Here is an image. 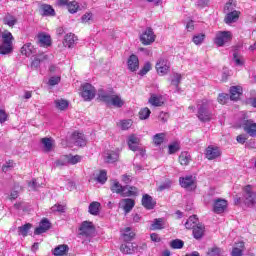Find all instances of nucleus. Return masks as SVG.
Masks as SVG:
<instances>
[{"instance_id":"dca6fc26","label":"nucleus","mask_w":256,"mask_h":256,"mask_svg":"<svg viewBox=\"0 0 256 256\" xmlns=\"http://www.w3.org/2000/svg\"><path fill=\"white\" fill-rule=\"evenodd\" d=\"M148 103L152 105V107H163V105H165V98L159 94H151Z\"/></svg>"},{"instance_id":"de8ad7c7","label":"nucleus","mask_w":256,"mask_h":256,"mask_svg":"<svg viewBox=\"0 0 256 256\" xmlns=\"http://www.w3.org/2000/svg\"><path fill=\"white\" fill-rule=\"evenodd\" d=\"M4 25H8V27H15V25H17V18H15V16L8 14L4 18Z\"/></svg>"},{"instance_id":"1a4fd4ad","label":"nucleus","mask_w":256,"mask_h":256,"mask_svg":"<svg viewBox=\"0 0 256 256\" xmlns=\"http://www.w3.org/2000/svg\"><path fill=\"white\" fill-rule=\"evenodd\" d=\"M79 232L84 237H91L95 233V225L91 221H84L79 227Z\"/></svg>"},{"instance_id":"5fc2aeb1","label":"nucleus","mask_w":256,"mask_h":256,"mask_svg":"<svg viewBox=\"0 0 256 256\" xmlns=\"http://www.w3.org/2000/svg\"><path fill=\"white\" fill-rule=\"evenodd\" d=\"M180 149H181V146H179L177 142H173L168 146V153L169 155H173L177 153V151H180Z\"/></svg>"},{"instance_id":"bb28decb","label":"nucleus","mask_w":256,"mask_h":256,"mask_svg":"<svg viewBox=\"0 0 256 256\" xmlns=\"http://www.w3.org/2000/svg\"><path fill=\"white\" fill-rule=\"evenodd\" d=\"M213 211L219 215L225 213V199L218 198L214 200Z\"/></svg>"},{"instance_id":"f8f14e48","label":"nucleus","mask_w":256,"mask_h":256,"mask_svg":"<svg viewBox=\"0 0 256 256\" xmlns=\"http://www.w3.org/2000/svg\"><path fill=\"white\" fill-rule=\"evenodd\" d=\"M198 119L202 121V123L211 121V112L207 110V101L203 102L198 109Z\"/></svg>"},{"instance_id":"a878e982","label":"nucleus","mask_w":256,"mask_h":256,"mask_svg":"<svg viewBox=\"0 0 256 256\" xmlns=\"http://www.w3.org/2000/svg\"><path fill=\"white\" fill-rule=\"evenodd\" d=\"M20 53L24 55V57H31V55L35 53V46H33L31 42H28L20 48Z\"/></svg>"},{"instance_id":"ea45409f","label":"nucleus","mask_w":256,"mask_h":256,"mask_svg":"<svg viewBox=\"0 0 256 256\" xmlns=\"http://www.w3.org/2000/svg\"><path fill=\"white\" fill-rule=\"evenodd\" d=\"M165 137H166L165 133H158L154 135L152 140L153 145H155V147H159V145H163V143L165 142Z\"/></svg>"},{"instance_id":"f704fd0d","label":"nucleus","mask_w":256,"mask_h":256,"mask_svg":"<svg viewBox=\"0 0 256 256\" xmlns=\"http://www.w3.org/2000/svg\"><path fill=\"white\" fill-rule=\"evenodd\" d=\"M178 161L180 165L187 167V165L191 163V154H189V152H181V154L179 155Z\"/></svg>"},{"instance_id":"72a5a7b5","label":"nucleus","mask_w":256,"mask_h":256,"mask_svg":"<svg viewBox=\"0 0 256 256\" xmlns=\"http://www.w3.org/2000/svg\"><path fill=\"white\" fill-rule=\"evenodd\" d=\"M104 161L105 163H117V161H119V153L116 151L107 152Z\"/></svg>"},{"instance_id":"69168bd1","label":"nucleus","mask_w":256,"mask_h":256,"mask_svg":"<svg viewBox=\"0 0 256 256\" xmlns=\"http://www.w3.org/2000/svg\"><path fill=\"white\" fill-rule=\"evenodd\" d=\"M9 119V114L3 109H0V123H5Z\"/></svg>"},{"instance_id":"603ef678","label":"nucleus","mask_w":256,"mask_h":256,"mask_svg":"<svg viewBox=\"0 0 256 256\" xmlns=\"http://www.w3.org/2000/svg\"><path fill=\"white\" fill-rule=\"evenodd\" d=\"M205 37L206 35L203 33L194 35L192 38V41L194 43V45H201V43H203V41H205Z\"/></svg>"},{"instance_id":"a19ab883","label":"nucleus","mask_w":256,"mask_h":256,"mask_svg":"<svg viewBox=\"0 0 256 256\" xmlns=\"http://www.w3.org/2000/svg\"><path fill=\"white\" fill-rule=\"evenodd\" d=\"M67 251H69V246H67L65 244L59 245L56 248H54L53 255L63 256V255H65V253H67Z\"/></svg>"},{"instance_id":"9d476101","label":"nucleus","mask_w":256,"mask_h":256,"mask_svg":"<svg viewBox=\"0 0 256 256\" xmlns=\"http://www.w3.org/2000/svg\"><path fill=\"white\" fill-rule=\"evenodd\" d=\"M45 61H49V55L43 51H39L32 59L30 66L32 69H39V67H41V63H45Z\"/></svg>"},{"instance_id":"e2e57ef3","label":"nucleus","mask_w":256,"mask_h":256,"mask_svg":"<svg viewBox=\"0 0 256 256\" xmlns=\"http://www.w3.org/2000/svg\"><path fill=\"white\" fill-rule=\"evenodd\" d=\"M56 167H63L65 165H69V162L67 161V155H64L62 159L55 161Z\"/></svg>"},{"instance_id":"412c9836","label":"nucleus","mask_w":256,"mask_h":256,"mask_svg":"<svg viewBox=\"0 0 256 256\" xmlns=\"http://www.w3.org/2000/svg\"><path fill=\"white\" fill-rule=\"evenodd\" d=\"M110 190L112 193H116L117 195H121L123 197L125 191H127V185L123 186L119 181L114 180L110 186Z\"/></svg>"},{"instance_id":"39448f33","label":"nucleus","mask_w":256,"mask_h":256,"mask_svg":"<svg viewBox=\"0 0 256 256\" xmlns=\"http://www.w3.org/2000/svg\"><path fill=\"white\" fill-rule=\"evenodd\" d=\"M155 39H157V35H155V32L151 27L146 28V30L140 34V42L142 45H153Z\"/></svg>"},{"instance_id":"2eb2a0df","label":"nucleus","mask_w":256,"mask_h":256,"mask_svg":"<svg viewBox=\"0 0 256 256\" xmlns=\"http://www.w3.org/2000/svg\"><path fill=\"white\" fill-rule=\"evenodd\" d=\"M141 143V138L137 137L135 134H131L128 137L127 145L130 151H139V144Z\"/></svg>"},{"instance_id":"13d9d810","label":"nucleus","mask_w":256,"mask_h":256,"mask_svg":"<svg viewBox=\"0 0 256 256\" xmlns=\"http://www.w3.org/2000/svg\"><path fill=\"white\" fill-rule=\"evenodd\" d=\"M206 256H221V248L219 247H212L209 248Z\"/></svg>"},{"instance_id":"e433bc0d","label":"nucleus","mask_w":256,"mask_h":256,"mask_svg":"<svg viewBox=\"0 0 256 256\" xmlns=\"http://www.w3.org/2000/svg\"><path fill=\"white\" fill-rule=\"evenodd\" d=\"M40 143L44 146V150L49 153L53 150V138L45 137L41 138Z\"/></svg>"},{"instance_id":"09e8293b","label":"nucleus","mask_w":256,"mask_h":256,"mask_svg":"<svg viewBox=\"0 0 256 256\" xmlns=\"http://www.w3.org/2000/svg\"><path fill=\"white\" fill-rule=\"evenodd\" d=\"M96 181L101 183V185H105V183H107V171L101 170L96 178Z\"/></svg>"},{"instance_id":"4468645a","label":"nucleus","mask_w":256,"mask_h":256,"mask_svg":"<svg viewBox=\"0 0 256 256\" xmlns=\"http://www.w3.org/2000/svg\"><path fill=\"white\" fill-rule=\"evenodd\" d=\"M51 229V222H49V219L43 218L39 224V227H37L34 230L35 235H42V233H47Z\"/></svg>"},{"instance_id":"f257e3e1","label":"nucleus","mask_w":256,"mask_h":256,"mask_svg":"<svg viewBox=\"0 0 256 256\" xmlns=\"http://www.w3.org/2000/svg\"><path fill=\"white\" fill-rule=\"evenodd\" d=\"M98 100L102 101V103H106V105H112L113 107H117L121 109L123 105H125V101L121 99V96L116 94L114 91L107 92H100L98 94Z\"/></svg>"},{"instance_id":"3c124183","label":"nucleus","mask_w":256,"mask_h":256,"mask_svg":"<svg viewBox=\"0 0 256 256\" xmlns=\"http://www.w3.org/2000/svg\"><path fill=\"white\" fill-rule=\"evenodd\" d=\"M67 9L69 13H77L79 11V3L77 1H72L67 4Z\"/></svg>"},{"instance_id":"c85d7f7f","label":"nucleus","mask_w":256,"mask_h":256,"mask_svg":"<svg viewBox=\"0 0 256 256\" xmlns=\"http://www.w3.org/2000/svg\"><path fill=\"white\" fill-rule=\"evenodd\" d=\"M161 229H165V218H156L150 225L151 231H161Z\"/></svg>"},{"instance_id":"4c0bfd02","label":"nucleus","mask_w":256,"mask_h":256,"mask_svg":"<svg viewBox=\"0 0 256 256\" xmlns=\"http://www.w3.org/2000/svg\"><path fill=\"white\" fill-rule=\"evenodd\" d=\"M214 43L217 47H223L225 45V31L217 32Z\"/></svg>"},{"instance_id":"a211bd4d","label":"nucleus","mask_w":256,"mask_h":256,"mask_svg":"<svg viewBox=\"0 0 256 256\" xmlns=\"http://www.w3.org/2000/svg\"><path fill=\"white\" fill-rule=\"evenodd\" d=\"M39 13L42 17H55V9L49 4H41L39 7Z\"/></svg>"},{"instance_id":"f03ea898","label":"nucleus","mask_w":256,"mask_h":256,"mask_svg":"<svg viewBox=\"0 0 256 256\" xmlns=\"http://www.w3.org/2000/svg\"><path fill=\"white\" fill-rule=\"evenodd\" d=\"M1 39L0 55H10V53H13V41H15L13 34L9 30H4L1 34Z\"/></svg>"},{"instance_id":"473e14b6","label":"nucleus","mask_w":256,"mask_h":256,"mask_svg":"<svg viewBox=\"0 0 256 256\" xmlns=\"http://www.w3.org/2000/svg\"><path fill=\"white\" fill-rule=\"evenodd\" d=\"M122 237L126 242L133 241L135 239V232H133L131 227H126L122 230Z\"/></svg>"},{"instance_id":"9b49d317","label":"nucleus","mask_w":256,"mask_h":256,"mask_svg":"<svg viewBox=\"0 0 256 256\" xmlns=\"http://www.w3.org/2000/svg\"><path fill=\"white\" fill-rule=\"evenodd\" d=\"M204 155L208 161H213L218 157H221V149L218 146L209 145L204 152Z\"/></svg>"},{"instance_id":"b1692460","label":"nucleus","mask_w":256,"mask_h":256,"mask_svg":"<svg viewBox=\"0 0 256 256\" xmlns=\"http://www.w3.org/2000/svg\"><path fill=\"white\" fill-rule=\"evenodd\" d=\"M72 141H74L78 147H85V145H87V139H85V134L83 133L74 132L72 134Z\"/></svg>"},{"instance_id":"2f4dec72","label":"nucleus","mask_w":256,"mask_h":256,"mask_svg":"<svg viewBox=\"0 0 256 256\" xmlns=\"http://www.w3.org/2000/svg\"><path fill=\"white\" fill-rule=\"evenodd\" d=\"M100 211H101V203L97 201H93L92 203H90L88 207V212L90 213V215L97 216L99 215Z\"/></svg>"},{"instance_id":"ddd939ff","label":"nucleus","mask_w":256,"mask_h":256,"mask_svg":"<svg viewBox=\"0 0 256 256\" xmlns=\"http://www.w3.org/2000/svg\"><path fill=\"white\" fill-rule=\"evenodd\" d=\"M37 39L40 47H44L45 49L53 45V40L51 39V36L49 34H46L45 32L38 33Z\"/></svg>"},{"instance_id":"4be33fe9","label":"nucleus","mask_w":256,"mask_h":256,"mask_svg":"<svg viewBox=\"0 0 256 256\" xmlns=\"http://www.w3.org/2000/svg\"><path fill=\"white\" fill-rule=\"evenodd\" d=\"M243 95V87L241 86H232L230 87V99L231 101H239Z\"/></svg>"},{"instance_id":"6e6552de","label":"nucleus","mask_w":256,"mask_h":256,"mask_svg":"<svg viewBox=\"0 0 256 256\" xmlns=\"http://www.w3.org/2000/svg\"><path fill=\"white\" fill-rule=\"evenodd\" d=\"M244 191V203L248 207L251 205H255L256 202V192L253 191V186L247 185L243 188Z\"/></svg>"},{"instance_id":"7c9ffc66","label":"nucleus","mask_w":256,"mask_h":256,"mask_svg":"<svg viewBox=\"0 0 256 256\" xmlns=\"http://www.w3.org/2000/svg\"><path fill=\"white\" fill-rule=\"evenodd\" d=\"M75 41H77L75 34L69 33L65 35L63 45L64 47H68V49H71L75 47Z\"/></svg>"},{"instance_id":"7ed1b4c3","label":"nucleus","mask_w":256,"mask_h":256,"mask_svg":"<svg viewBox=\"0 0 256 256\" xmlns=\"http://www.w3.org/2000/svg\"><path fill=\"white\" fill-rule=\"evenodd\" d=\"M155 69L160 77H165V75L171 73V63L166 58H159L156 62Z\"/></svg>"},{"instance_id":"0e129e2a","label":"nucleus","mask_w":256,"mask_h":256,"mask_svg":"<svg viewBox=\"0 0 256 256\" xmlns=\"http://www.w3.org/2000/svg\"><path fill=\"white\" fill-rule=\"evenodd\" d=\"M60 82L61 77L59 76H54L49 79V85H51L52 87H54V85H59Z\"/></svg>"},{"instance_id":"bf43d9fd","label":"nucleus","mask_w":256,"mask_h":256,"mask_svg":"<svg viewBox=\"0 0 256 256\" xmlns=\"http://www.w3.org/2000/svg\"><path fill=\"white\" fill-rule=\"evenodd\" d=\"M15 167V161L8 160L6 163L2 166L3 173H7V171L13 169Z\"/></svg>"},{"instance_id":"f3484780","label":"nucleus","mask_w":256,"mask_h":256,"mask_svg":"<svg viewBox=\"0 0 256 256\" xmlns=\"http://www.w3.org/2000/svg\"><path fill=\"white\" fill-rule=\"evenodd\" d=\"M142 205L148 210L151 211L155 209V205L157 202L153 199V197L149 194H144L142 196Z\"/></svg>"},{"instance_id":"79ce46f5","label":"nucleus","mask_w":256,"mask_h":256,"mask_svg":"<svg viewBox=\"0 0 256 256\" xmlns=\"http://www.w3.org/2000/svg\"><path fill=\"white\" fill-rule=\"evenodd\" d=\"M55 106L59 109V111H65L69 107V101L63 98L55 100Z\"/></svg>"},{"instance_id":"c9c22d12","label":"nucleus","mask_w":256,"mask_h":256,"mask_svg":"<svg viewBox=\"0 0 256 256\" xmlns=\"http://www.w3.org/2000/svg\"><path fill=\"white\" fill-rule=\"evenodd\" d=\"M192 230L194 239H202L205 235V226L203 225H196Z\"/></svg>"},{"instance_id":"6ab92c4d","label":"nucleus","mask_w":256,"mask_h":256,"mask_svg":"<svg viewBox=\"0 0 256 256\" xmlns=\"http://www.w3.org/2000/svg\"><path fill=\"white\" fill-rule=\"evenodd\" d=\"M120 207L123 211L127 213H131L133 211V207H135V201L131 198H125L120 201Z\"/></svg>"},{"instance_id":"aec40b11","label":"nucleus","mask_w":256,"mask_h":256,"mask_svg":"<svg viewBox=\"0 0 256 256\" xmlns=\"http://www.w3.org/2000/svg\"><path fill=\"white\" fill-rule=\"evenodd\" d=\"M128 69L132 73H135L139 69V58L135 54H131L127 61Z\"/></svg>"},{"instance_id":"338daca9","label":"nucleus","mask_w":256,"mask_h":256,"mask_svg":"<svg viewBox=\"0 0 256 256\" xmlns=\"http://www.w3.org/2000/svg\"><path fill=\"white\" fill-rule=\"evenodd\" d=\"M52 211L58 213H65V206L61 204H56L52 207Z\"/></svg>"},{"instance_id":"052dcab7","label":"nucleus","mask_w":256,"mask_h":256,"mask_svg":"<svg viewBox=\"0 0 256 256\" xmlns=\"http://www.w3.org/2000/svg\"><path fill=\"white\" fill-rule=\"evenodd\" d=\"M225 7L228 10V12L236 11L235 9L237 8V1H235V0H228L226 2V6Z\"/></svg>"},{"instance_id":"c03bdc74","label":"nucleus","mask_w":256,"mask_h":256,"mask_svg":"<svg viewBox=\"0 0 256 256\" xmlns=\"http://www.w3.org/2000/svg\"><path fill=\"white\" fill-rule=\"evenodd\" d=\"M33 227L31 223H26L23 226L18 227V233L19 235H22L23 237H27L29 235V230Z\"/></svg>"},{"instance_id":"58836bf2","label":"nucleus","mask_w":256,"mask_h":256,"mask_svg":"<svg viewBox=\"0 0 256 256\" xmlns=\"http://www.w3.org/2000/svg\"><path fill=\"white\" fill-rule=\"evenodd\" d=\"M127 191H124V194H122V197H137L139 194V189L135 186H128L127 185Z\"/></svg>"},{"instance_id":"4d7b16f0","label":"nucleus","mask_w":256,"mask_h":256,"mask_svg":"<svg viewBox=\"0 0 256 256\" xmlns=\"http://www.w3.org/2000/svg\"><path fill=\"white\" fill-rule=\"evenodd\" d=\"M151 69H152L151 62H146L142 67V69L138 72V75L143 77L144 75H147V73L151 71Z\"/></svg>"},{"instance_id":"20e7f679","label":"nucleus","mask_w":256,"mask_h":256,"mask_svg":"<svg viewBox=\"0 0 256 256\" xmlns=\"http://www.w3.org/2000/svg\"><path fill=\"white\" fill-rule=\"evenodd\" d=\"M96 93L97 90L93 87V85L89 83H84L81 85L80 95L84 101H93V99H95Z\"/></svg>"},{"instance_id":"5701e85b","label":"nucleus","mask_w":256,"mask_h":256,"mask_svg":"<svg viewBox=\"0 0 256 256\" xmlns=\"http://www.w3.org/2000/svg\"><path fill=\"white\" fill-rule=\"evenodd\" d=\"M239 17H241V11L234 10V11L228 12L226 15L225 23L227 25H232V23H237V21H239Z\"/></svg>"},{"instance_id":"6e6d98bb","label":"nucleus","mask_w":256,"mask_h":256,"mask_svg":"<svg viewBox=\"0 0 256 256\" xmlns=\"http://www.w3.org/2000/svg\"><path fill=\"white\" fill-rule=\"evenodd\" d=\"M182 76L179 73L174 74V79L171 81V85L176 87V90L179 91V85L181 83Z\"/></svg>"},{"instance_id":"393cba45","label":"nucleus","mask_w":256,"mask_h":256,"mask_svg":"<svg viewBox=\"0 0 256 256\" xmlns=\"http://www.w3.org/2000/svg\"><path fill=\"white\" fill-rule=\"evenodd\" d=\"M243 253H245V242H236L232 248L231 256H243Z\"/></svg>"},{"instance_id":"423d86ee","label":"nucleus","mask_w":256,"mask_h":256,"mask_svg":"<svg viewBox=\"0 0 256 256\" xmlns=\"http://www.w3.org/2000/svg\"><path fill=\"white\" fill-rule=\"evenodd\" d=\"M179 183L183 189H186V191H195V189H197V181L192 175L180 177Z\"/></svg>"},{"instance_id":"0eeeda50","label":"nucleus","mask_w":256,"mask_h":256,"mask_svg":"<svg viewBox=\"0 0 256 256\" xmlns=\"http://www.w3.org/2000/svg\"><path fill=\"white\" fill-rule=\"evenodd\" d=\"M242 129H244L245 133L250 137H256V123L251 119H247L244 117L241 122Z\"/></svg>"},{"instance_id":"a18cd8bd","label":"nucleus","mask_w":256,"mask_h":256,"mask_svg":"<svg viewBox=\"0 0 256 256\" xmlns=\"http://www.w3.org/2000/svg\"><path fill=\"white\" fill-rule=\"evenodd\" d=\"M197 215L190 216L185 223L186 229H193L197 226Z\"/></svg>"},{"instance_id":"774afa93","label":"nucleus","mask_w":256,"mask_h":256,"mask_svg":"<svg viewBox=\"0 0 256 256\" xmlns=\"http://www.w3.org/2000/svg\"><path fill=\"white\" fill-rule=\"evenodd\" d=\"M132 179H133V175H131V174L122 175V181H123V183H125V185H129V183H131Z\"/></svg>"},{"instance_id":"8fccbe9b","label":"nucleus","mask_w":256,"mask_h":256,"mask_svg":"<svg viewBox=\"0 0 256 256\" xmlns=\"http://www.w3.org/2000/svg\"><path fill=\"white\" fill-rule=\"evenodd\" d=\"M150 115H151V110L147 107L142 108L139 111V119H141L142 121L145 119H149Z\"/></svg>"},{"instance_id":"c756f323","label":"nucleus","mask_w":256,"mask_h":256,"mask_svg":"<svg viewBox=\"0 0 256 256\" xmlns=\"http://www.w3.org/2000/svg\"><path fill=\"white\" fill-rule=\"evenodd\" d=\"M233 62L236 67H243V65H245V58L240 54L237 48H235L233 52Z\"/></svg>"},{"instance_id":"49530a36","label":"nucleus","mask_w":256,"mask_h":256,"mask_svg":"<svg viewBox=\"0 0 256 256\" xmlns=\"http://www.w3.org/2000/svg\"><path fill=\"white\" fill-rule=\"evenodd\" d=\"M66 159L68 161V165H77V163H81V159H83V157L80 155H66Z\"/></svg>"},{"instance_id":"37998d69","label":"nucleus","mask_w":256,"mask_h":256,"mask_svg":"<svg viewBox=\"0 0 256 256\" xmlns=\"http://www.w3.org/2000/svg\"><path fill=\"white\" fill-rule=\"evenodd\" d=\"M117 125L122 129V131H127L133 127V120H120Z\"/></svg>"},{"instance_id":"cd10ccee","label":"nucleus","mask_w":256,"mask_h":256,"mask_svg":"<svg viewBox=\"0 0 256 256\" xmlns=\"http://www.w3.org/2000/svg\"><path fill=\"white\" fill-rule=\"evenodd\" d=\"M137 249H138V247L135 246V244H133V243H131V244H122L120 246V251L124 255H133V253L137 252Z\"/></svg>"},{"instance_id":"680f3d73","label":"nucleus","mask_w":256,"mask_h":256,"mask_svg":"<svg viewBox=\"0 0 256 256\" xmlns=\"http://www.w3.org/2000/svg\"><path fill=\"white\" fill-rule=\"evenodd\" d=\"M165 189H171V180L166 179L163 183L158 186V191H165Z\"/></svg>"},{"instance_id":"864d4df0","label":"nucleus","mask_w":256,"mask_h":256,"mask_svg":"<svg viewBox=\"0 0 256 256\" xmlns=\"http://www.w3.org/2000/svg\"><path fill=\"white\" fill-rule=\"evenodd\" d=\"M185 245V242L180 239L172 240L170 243V246L172 249H183V246Z\"/></svg>"}]
</instances>
